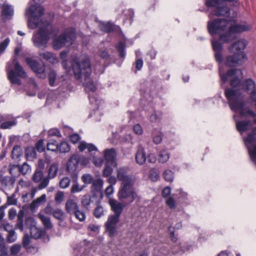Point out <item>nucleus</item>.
I'll return each mask as SVG.
<instances>
[{
	"label": "nucleus",
	"mask_w": 256,
	"mask_h": 256,
	"mask_svg": "<svg viewBox=\"0 0 256 256\" xmlns=\"http://www.w3.org/2000/svg\"><path fill=\"white\" fill-rule=\"evenodd\" d=\"M143 60L141 58H136L134 65L135 66V70H134V72L135 74L138 71L140 70L143 66Z\"/></svg>",
	"instance_id": "nucleus-54"
},
{
	"label": "nucleus",
	"mask_w": 256,
	"mask_h": 256,
	"mask_svg": "<svg viewBox=\"0 0 256 256\" xmlns=\"http://www.w3.org/2000/svg\"><path fill=\"white\" fill-rule=\"evenodd\" d=\"M224 94L232 111L234 112L239 111L242 116H250L255 118L254 122L256 124V114L250 109L245 108V102L238 90L231 88H226Z\"/></svg>",
	"instance_id": "nucleus-3"
},
{
	"label": "nucleus",
	"mask_w": 256,
	"mask_h": 256,
	"mask_svg": "<svg viewBox=\"0 0 256 256\" xmlns=\"http://www.w3.org/2000/svg\"><path fill=\"white\" fill-rule=\"evenodd\" d=\"M58 164L56 163L52 164L48 170V178H54L58 173Z\"/></svg>",
	"instance_id": "nucleus-37"
},
{
	"label": "nucleus",
	"mask_w": 256,
	"mask_h": 256,
	"mask_svg": "<svg viewBox=\"0 0 256 256\" xmlns=\"http://www.w3.org/2000/svg\"><path fill=\"white\" fill-rule=\"evenodd\" d=\"M128 169L125 167L119 168L117 169V178L121 182V184H130L134 182L132 176L128 174Z\"/></svg>",
	"instance_id": "nucleus-18"
},
{
	"label": "nucleus",
	"mask_w": 256,
	"mask_h": 256,
	"mask_svg": "<svg viewBox=\"0 0 256 256\" xmlns=\"http://www.w3.org/2000/svg\"><path fill=\"white\" fill-rule=\"evenodd\" d=\"M116 50L119 52V56L120 58L124 59L126 56V44L123 42H119L115 46Z\"/></svg>",
	"instance_id": "nucleus-32"
},
{
	"label": "nucleus",
	"mask_w": 256,
	"mask_h": 256,
	"mask_svg": "<svg viewBox=\"0 0 256 256\" xmlns=\"http://www.w3.org/2000/svg\"><path fill=\"white\" fill-rule=\"evenodd\" d=\"M20 52V48L16 47L14 50V56L12 61L8 63L6 70L8 78L12 84L21 85L22 81L20 78H26V72L17 60V56Z\"/></svg>",
	"instance_id": "nucleus-4"
},
{
	"label": "nucleus",
	"mask_w": 256,
	"mask_h": 256,
	"mask_svg": "<svg viewBox=\"0 0 256 256\" xmlns=\"http://www.w3.org/2000/svg\"><path fill=\"white\" fill-rule=\"evenodd\" d=\"M116 154L114 148L106 149L104 151V158L106 162L111 164V165L116 166Z\"/></svg>",
	"instance_id": "nucleus-25"
},
{
	"label": "nucleus",
	"mask_w": 256,
	"mask_h": 256,
	"mask_svg": "<svg viewBox=\"0 0 256 256\" xmlns=\"http://www.w3.org/2000/svg\"><path fill=\"white\" fill-rule=\"evenodd\" d=\"M76 38V32L74 29L69 28L66 29L64 33L58 36H56L53 40L52 46L55 50H58L64 46L66 42L70 44Z\"/></svg>",
	"instance_id": "nucleus-7"
},
{
	"label": "nucleus",
	"mask_w": 256,
	"mask_h": 256,
	"mask_svg": "<svg viewBox=\"0 0 256 256\" xmlns=\"http://www.w3.org/2000/svg\"><path fill=\"white\" fill-rule=\"evenodd\" d=\"M10 40L8 38H6L2 42L0 43V53L3 52L8 46Z\"/></svg>",
	"instance_id": "nucleus-59"
},
{
	"label": "nucleus",
	"mask_w": 256,
	"mask_h": 256,
	"mask_svg": "<svg viewBox=\"0 0 256 256\" xmlns=\"http://www.w3.org/2000/svg\"><path fill=\"white\" fill-rule=\"evenodd\" d=\"M99 199L96 194L91 195L86 194L82 198V204L84 207L88 208L91 204H98L99 202Z\"/></svg>",
	"instance_id": "nucleus-24"
},
{
	"label": "nucleus",
	"mask_w": 256,
	"mask_h": 256,
	"mask_svg": "<svg viewBox=\"0 0 256 256\" xmlns=\"http://www.w3.org/2000/svg\"><path fill=\"white\" fill-rule=\"evenodd\" d=\"M103 184L104 182L102 178H98L94 180L93 182L92 183L91 186V192H92V194H96L98 198L99 196L100 198H102V188Z\"/></svg>",
	"instance_id": "nucleus-22"
},
{
	"label": "nucleus",
	"mask_w": 256,
	"mask_h": 256,
	"mask_svg": "<svg viewBox=\"0 0 256 256\" xmlns=\"http://www.w3.org/2000/svg\"><path fill=\"white\" fill-rule=\"evenodd\" d=\"M230 20L226 18H216L208 22V30L210 34L214 36L219 34V39L211 40L215 60L219 64L223 62V44L229 43L236 39L235 34L250 30L252 26L246 22L231 24Z\"/></svg>",
	"instance_id": "nucleus-1"
},
{
	"label": "nucleus",
	"mask_w": 256,
	"mask_h": 256,
	"mask_svg": "<svg viewBox=\"0 0 256 256\" xmlns=\"http://www.w3.org/2000/svg\"><path fill=\"white\" fill-rule=\"evenodd\" d=\"M149 178L153 182L157 181L160 178L158 170L156 168L152 169L150 172Z\"/></svg>",
	"instance_id": "nucleus-48"
},
{
	"label": "nucleus",
	"mask_w": 256,
	"mask_h": 256,
	"mask_svg": "<svg viewBox=\"0 0 256 256\" xmlns=\"http://www.w3.org/2000/svg\"><path fill=\"white\" fill-rule=\"evenodd\" d=\"M46 201V195L45 194H42L40 197L38 198L36 200H34L31 206L34 208H37L40 205Z\"/></svg>",
	"instance_id": "nucleus-43"
},
{
	"label": "nucleus",
	"mask_w": 256,
	"mask_h": 256,
	"mask_svg": "<svg viewBox=\"0 0 256 256\" xmlns=\"http://www.w3.org/2000/svg\"><path fill=\"white\" fill-rule=\"evenodd\" d=\"M16 239V235L14 230H10L7 236L6 240L9 242H13Z\"/></svg>",
	"instance_id": "nucleus-55"
},
{
	"label": "nucleus",
	"mask_w": 256,
	"mask_h": 256,
	"mask_svg": "<svg viewBox=\"0 0 256 256\" xmlns=\"http://www.w3.org/2000/svg\"><path fill=\"white\" fill-rule=\"evenodd\" d=\"M48 134L50 136H56L58 138H60L62 136L60 130L56 128H51L50 130L48 131Z\"/></svg>",
	"instance_id": "nucleus-61"
},
{
	"label": "nucleus",
	"mask_w": 256,
	"mask_h": 256,
	"mask_svg": "<svg viewBox=\"0 0 256 256\" xmlns=\"http://www.w3.org/2000/svg\"><path fill=\"white\" fill-rule=\"evenodd\" d=\"M43 7L32 5L26 12V14L30 18L28 21V27L32 29L37 28L42 22L41 17L44 13Z\"/></svg>",
	"instance_id": "nucleus-6"
},
{
	"label": "nucleus",
	"mask_w": 256,
	"mask_h": 256,
	"mask_svg": "<svg viewBox=\"0 0 256 256\" xmlns=\"http://www.w3.org/2000/svg\"><path fill=\"white\" fill-rule=\"evenodd\" d=\"M82 180L85 184H90L94 180L93 176L90 174H84L82 176Z\"/></svg>",
	"instance_id": "nucleus-53"
},
{
	"label": "nucleus",
	"mask_w": 256,
	"mask_h": 256,
	"mask_svg": "<svg viewBox=\"0 0 256 256\" xmlns=\"http://www.w3.org/2000/svg\"><path fill=\"white\" fill-rule=\"evenodd\" d=\"M230 8L223 2L216 8L211 12L210 14L214 16H224L228 17L230 16Z\"/></svg>",
	"instance_id": "nucleus-23"
},
{
	"label": "nucleus",
	"mask_w": 256,
	"mask_h": 256,
	"mask_svg": "<svg viewBox=\"0 0 256 256\" xmlns=\"http://www.w3.org/2000/svg\"><path fill=\"white\" fill-rule=\"evenodd\" d=\"M78 149L80 152L84 151L86 149H87L90 152H98L96 147L92 144L86 143L84 141L80 143L78 146Z\"/></svg>",
	"instance_id": "nucleus-29"
},
{
	"label": "nucleus",
	"mask_w": 256,
	"mask_h": 256,
	"mask_svg": "<svg viewBox=\"0 0 256 256\" xmlns=\"http://www.w3.org/2000/svg\"><path fill=\"white\" fill-rule=\"evenodd\" d=\"M221 0H206V5L208 7H214L216 8L222 4Z\"/></svg>",
	"instance_id": "nucleus-46"
},
{
	"label": "nucleus",
	"mask_w": 256,
	"mask_h": 256,
	"mask_svg": "<svg viewBox=\"0 0 256 256\" xmlns=\"http://www.w3.org/2000/svg\"><path fill=\"white\" fill-rule=\"evenodd\" d=\"M56 76V73L54 70H51L48 74L49 84L51 86L54 85Z\"/></svg>",
	"instance_id": "nucleus-50"
},
{
	"label": "nucleus",
	"mask_w": 256,
	"mask_h": 256,
	"mask_svg": "<svg viewBox=\"0 0 256 256\" xmlns=\"http://www.w3.org/2000/svg\"><path fill=\"white\" fill-rule=\"evenodd\" d=\"M19 173H22L23 174H26L29 173L30 170V166L26 162H24L22 165H19Z\"/></svg>",
	"instance_id": "nucleus-47"
},
{
	"label": "nucleus",
	"mask_w": 256,
	"mask_h": 256,
	"mask_svg": "<svg viewBox=\"0 0 256 256\" xmlns=\"http://www.w3.org/2000/svg\"><path fill=\"white\" fill-rule=\"evenodd\" d=\"M39 55L42 58L46 60L49 61L50 62L54 64L58 62V58L52 52H45L39 53Z\"/></svg>",
	"instance_id": "nucleus-31"
},
{
	"label": "nucleus",
	"mask_w": 256,
	"mask_h": 256,
	"mask_svg": "<svg viewBox=\"0 0 256 256\" xmlns=\"http://www.w3.org/2000/svg\"><path fill=\"white\" fill-rule=\"evenodd\" d=\"M242 88L250 95V98L253 102H256V84L251 78H248L242 82Z\"/></svg>",
	"instance_id": "nucleus-15"
},
{
	"label": "nucleus",
	"mask_w": 256,
	"mask_h": 256,
	"mask_svg": "<svg viewBox=\"0 0 256 256\" xmlns=\"http://www.w3.org/2000/svg\"><path fill=\"white\" fill-rule=\"evenodd\" d=\"M70 182V180L69 178H64L60 182V186L62 188H66L69 186Z\"/></svg>",
	"instance_id": "nucleus-56"
},
{
	"label": "nucleus",
	"mask_w": 256,
	"mask_h": 256,
	"mask_svg": "<svg viewBox=\"0 0 256 256\" xmlns=\"http://www.w3.org/2000/svg\"><path fill=\"white\" fill-rule=\"evenodd\" d=\"M0 128L2 129H9L17 124L16 119L12 115L0 114Z\"/></svg>",
	"instance_id": "nucleus-17"
},
{
	"label": "nucleus",
	"mask_w": 256,
	"mask_h": 256,
	"mask_svg": "<svg viewBox=\"0 0 256 256\" xmlns=\"http://www.w3.org/2000/svg\"><path fill=\"white\" fill-rule=\"evenodd\" d=\"M70 138L72 143L76 144L80 140V136L78 134H74L70 136Z\"/></svg>",
	"instance_id": "nucleus-64"
},
{
	"label": "nucleus",
	"mask_w": 256,
	"mask_h": 256,
	"mask_svg": "<svg viewBox=\"0 0 256 256\" xmlns=\"http://www.w3.org/2000/svg\"><path fill=\"white\" fill-rule=\"evenodd\" d=\"M219 74L221 80L223 83L226 82L229 78L232 77L230 82V84L232 86L237 88L241 84H242V82L241 81L242 72L239 70L230 69L228 70L226 73H224L222 72L220 66Z\"/></svg>",
	"instance_id": "nucleus-8"
},
{
	"label": "nucleus",
	"mask_w": 256,
	"mask_h": 256,
	"mask_svg": "<svg viewBox=\"0 0 256 256\" xmlns=\"http://www.w3.org/2000/svg\"><path fill=\"white\" fill-rule=\"evenodd\" d=\"M246 56L245 52L234 53L226 57L225 64L228 67L236 66L242 64L245 61Z\"/></svg>",
	"instance_id": "nucleus-12"
},
{
	"label": "nucleus",
	"mask_w": 256,
	"mask_h": 256,
	"mask_svg": "<svg viewBox=\"0 0 256 256\" xmlns=\"http://www.w3.org/2000/svg\"><path fill=\"white\" fill-rule=\"evenodd\" d=\"M236 116H234V119L236 122V126L238 130L242 133L244 132L247 131L248 130L250 121V120H240L238 121L236 119Z\"/></svg>",
	"instance_id": "nucleus-27"
},
{
	"label": "nucleus",
	"mask_w": 256,
	"mask_h": 256,
	"mask_svg": "<svg viewBox=\"0 0 256 256\" xmlns=\"http://www.w3.org/2000/svg\"><path fill=\"white\" fill-rule=\"evenodd\" d=\"M100 56L104 60H108L110 58V55L106 50H102L100 53Z\"/></svg>",
	"instance_id": "nucleus-63"
},
{
	"label": "nucleus",
	"mask_w": 256,
	"mask_h": 256,
	"mask_svg": "<svg viewBox=\"0 0 256 256\" xmlns=\"http://www.w3.org/2000/svg\"><path fill=\"white\" fill-rule=\"evenodd\" d=\"M108 203L110 206L111 210L114 212L115 216L120 218L123 211L124 208L126 205L124 203L119 202L114 199H110Z\"/></svg>",
	"instance_id": "nucleus-20"
},
{
	"label": "nucleus",
	"mask_w": 256,
	"mask_h": 256,
	"mask_svg": "<svg viewBox=\"0 0 256 256\" xmlns=\"http://www.w3.org/2000/svg\"><path fill=\"white\" fill-rule=\"evenodd\" d=\"M116 166L111 165V164L106 163L104 168L102 171L103 176L106 178L110 176L113 172L114 168Z\"/></svg>",
	"instance_id": "nucleus-38"
},
{
	"label": "nucleus",
	"mask_w": 256,
	"mask_h": 256,
	"mask_svg": "<svg viewBox=\"0 0 256 256\" xmlns=\"http://www.w3.org/2000/svg\"><path fill=\"white\" fill-rule=\"evenodd\" d=\"M58 144L56 140H50L48 141L46 145V148L48 150L56 152L58 150Z\"/></svg>",
	"instance_id": "nucleus-41"
},
{
	"label": "nucleus",
	"mask_w": 256,
	"mask_h": 256,
	"mask_svg": "<svg viewBox=\"0 0 256 256\" xmlns=\"http://www.w3.org/2000/svg\"><path fill=\"white\" fill-rule=\"evenodd\" d=\"M120 220V218L114 215L110 216L105 224L106 230L110 236H113L116 232V225Z\"/></svg>",
	"instance_id": "nucleus-16"
},
{
	"label": "nucleus",
	"mask_w": 256,
	"mask_h": 256,
	"mask_svg": "<svg viewBox=\"0 0 256 256\" xmlns=\"http://www.w3.org/2000/svg\"><path fill=\"white\" fill-rule=\"evenodd\" d=\"M164 180L167 182H171L174 179V174L170 170H166L164 172Z\"/></svg>",
	"instance_id": "nucleus-52"
},
{
	"label": "nucleus",
	"mask_w": 256,
	"mask_h": 256,
	"mask_svg": "<svg viewBox=\"0 0 256 256\" xmlns=\"http://www.w3.org/2000/svg\"><path fill=\"white\" fill-rule=\"evenodd\" d=\"M99 28L102 31L107 33L114 30V25L110 22H100L99 24Z\"/></svg>",
	"instance_id": "nucleus-35"
},
{
	"label": "nucleus",
	"mask_w": 256,
	"mask_h": 256,
	"mask_svg": "<svg viewBox=\"0 0 256 256\" xmlns=\"http://www.w3.org/2000/svg\"><path fill=\"white\" fill-rule=\"evenodd\" d=\"M26 62L38 78L42 79L46 78V68L44 64H42L30 58H26Z\"/></svg>",
	"instance_id": "nucleus-13"
},
{
	"label": "nucleus",
	"mask_w": 256,
	"mask_h": 256,
	"mask_svg": "<svg viewBox=\"0 0 256 256\" xmlns=\"http://www.w3.org/2000/svg\"><path fill=\"white\" fill-rule=\"evenodd\" d=\"M19 168V165L12 166L9 169L10 173L12 175L11 176L16 178L20 174Z\"/></svg>",
	"instance_id": "nucleus-49"
},
{
	"label": "nucleus",
	"mask_w": 256,
	"mask_h": 256,
	"mask_svg": "<svg viewBox=\"0 0 256 256\" xmlns=\"http://www.w3.org/2000/svg\"><path fill=\"white\" fill-rule=\"evenodd\" d=\"M158 156L159 162L165 163L169 160L170 154L166 150H160Z\"/></svg>",
	"instance_id": "nucleus-34"
},
{
	"label": "nucleus",
	"mask_w": 256,
	"mask_h": 256,
	"mask_svg": "<svg viewBox=\"0 0 256 256\" xmlns=\"http://www.w3.org/2000/svg\"><path fill=\"white\" fill-rule=\"evenodd\" d=\"M166 203L170 208L173 209L176 208V202L174 200L172 197L168 198L166 202Z\"/></svg>",
	"instance_id": "nucleus-62"
},
{
	"label": "nucleus",
	"mask_w": 256,
	"mask_h": 256,
	"mask_svg": "<svg viewBox=\"0 0 256 256\" xmlns=\"http://www.w3.org/2000/svg\"><path fill=\"white\" fill-rule=\"evenodd\" d=\"M136 160L140 165L144 164L146 160V156L144 148L139 146L137 152L136 154Z\"/></svg>",
	"instance_id": "nucleus-28"
},
{
	"label": "nucleus",
	"mask_w": 256,
	"mask_h": 256,
	"mask_svg": "<svg viewBox=\"0 0 256 256\" xmlns=\"http://www.w3.org/2000/svg\"><path fill=\"white\" fill-rule=\"evenodd\" d=\"M23 154L22 150L20 146H14L12 150V158L16 160L19 161Z\"/></svg>",
	"instance_id": "nucleus-30"
},
{
	"label": "nucleus",
	"mask_w": 256,
	"mask_h": 256,
	"mask_svg": "<svg viewBox=\"0 0 256 256\" xmlns=\"http://www.w3.org/2000/svg\"><path fill=\"white\" fill-rule=\"evenodd\" d=\"M24 214L22 212H19L18 215L17 222L16 228L19 229L20 231H22L24 228L30 230L33 227L36 226V222L34 219L31 216L27 217L24 224Z\"/></svg>",
	"instance_id": "nucleus-11"
},
{
	"label": "nucleus",
	"mask_w": 256,
	"mask_h": 256,
	"mask_svg": "<svg viewBox=\"0 0 256 256\" xmlns=\"http://www.w3.org/2000/svg\"><path fill=\"white\" fill-rule=\"evenodd\" d=\"M8 254V250L5 246L4 239L0 234V256H7Z\"/></svg>",
	"instance_id": "nucleus-42"
},
{
	"label": "nucleus",
	"mask_w": 256,
	"mask_h": 256,
	"mask_svg": "<svg viewBox=\"0 0 256 256\" xmlns=\"http://www.w3.org/2000/svg\"><path fill=\"white\" fill-rule=\"evenodd\" d=\"M134 182L121 184L118 193V197L120 202L126 205L132 203L138 197L134 188Z\"/></svg>",
	"instance_id": "nucleus-5"
},
{
	"label": "nucleus",
	"mask_w": 256,
	"mask_h": 256,
	"mask_svg": "<svg viewBox=\"0 0 256 256\" xmlns=\"http://www.w3.org/2000/svg\"><path fill=\"white\" fill-rule=\"evenodd\" d=\"M79 156L72 155L66 164V171L70 174L72 178H76L78 174V165L79 164Z\"/></svg>",
	"instance_id": "nucleus-14"
},
{
	"label": "nucleus",
	"mask_w": 256,
	"mask_h": 256,
	"mask_svg": "<svg viewBox=\"0 0 256 256\" xmlns=\"http://www.w3.org/2000/svg\"><path fill=\"white\" fill-rule=\"evenodd\" d=\"M53 216L58 220H62L64 216V212L60 209L57 208L52 212Z\"/></svg>",
	"instance_id": "nucleus-51"
},
{
	"label": "nucleus",
	"mask_w": 256,
	"mask_h": 256,
	"mask_svg": "<svg viewBox=\"0 0 256 256\" xmlns=\"http://www.w3.org/2000/svg\"><path fill=\"white\" fill-rule=\"evenodd\" d=\"M71 66L74 77L76 80H79L82 76L85 78L84 86L85 87L86 92L88 94L94 92L96 88L93 82L88 78L92 72L89 58L86 56L84 58L80 60L78 58L76 57L72 60Z\"/></svg>",
	"instance_id": "nucleus-2"
},
{
	"label": "nucleus",
	"mask_w": 256,
	"mask_h": 256,
	"mask_svg": "<svg viewBox=\"0 0 256 256\" xmlns=\"http://www.w3.org/2000/svg\"><path fill=\"white\" fill-rule=\"evenodd\" d=\"M38 218L42 221L46 228L49 230L52 228V225L49 218L41 213L38 214Z\"/></svg>",
	"instance_id": "nucleus-36"
},
{
	"label": "nucleus",
	"mask_w": 256,
	"mask_h": 256,
	"mask_svg": "<svg viewBox=\"0 0 256 256\" xmlns=\"http://www.w3.org/2000/svg\"><path fill=\"white\" fill-rule=\"evenodd\" d=\"M247 44V42L246 40L242 39L234 42L229 47L228 50L230 52L234 53L244 52V50L246 48Z\"/></svg>",
	"instance_id": "nucleus-21"
},
{
	"label": "nucleus",
	"mask_w": 256,
	"mask_h": 256,
	"mask_svg": "<svg viewBox=\"0 0 256 256\" xmlns=\"http://www.w3.org/2000/svg\"><path fill=\"white\" fill-rule=\"evenodd\" d=\"M58 150L60 152H68L70 150V145L66 142H62L58 145Z\"/></svg>",
	"instance_id": "nucleus-44"
},
{
	"label": "nucleus",
	"mask_w": 256,
	"mask_h": 256,
	"mask_svg": "<svg viewBox=\"0 0 256 256\" xmlns=\"http://www.w3.org/2000/svg\"><path fill=\"white\" fill-rule=\"evenodd\" d=\"M66 210L70 214H74L80 222H83L86 219L85 213L79 210L77 203L73 200H68L66 204Z\"/></svg>",
	"instance_id": "nucleus-10"
},
{
	"label": "nucleus",
	"mask_w": 256,
	"mask_h": 256,
	"mask_svg": "<svg viewBox=\"0 0 256 256\" xmlns=\"http://www.w3.org/2000/svg\"><path fill=\"white\" fill-rule=\"evenodd\" d=\"M44 178V174L40 170H36L32 176V180L34 182H40L38 186V190H42L46 188L48 183L49 180L48 178Z\"/></svg>",
	"instance_id": "nucleus-19"
},
{
	"label": "nucleus",
	"mask_w": 256,
	"mask_h": 256,
	"mask_svg": "<svg viewBox=\"0 0 256 256\" xmlns=\"http://www.w3.org/2000/svg\"><path fill=\"white\" fill-rule=\"evenodd\" d=\"M103 214L104 210L102 206H98L95 208L94 212V214L96 218H100V217H101L102 215H103Z\"/></svg>",
	"instance_id": "nucleus-57"
},
{
	"label": "nucleus",
	"mask_w": 256,
	"mask_h": 256,
	"mask_svg": "<svg viewBox=\"0 0 256 256\" xmlns=\"http://www.w3.org/2000/svg\"><path fill=\"white\" fill-rule=\"evenodd\" d=\"M39 152H43L45 150L46 148L44 144V140L42 139L39 140L35 144L34 148Z\"/></svg>",
	"instance_id": "nucleus-45"
},
{
	"label": "nucleus",
	"mask_w": 256,
	"mask_h": 256,
	"mask_svg": "<svg viewBox=\"0 0 256 256\" xmlns=\"http://www.w3.org/2000/svg\"><path fill=\"white\" fill-rule=\"evenodd\" d=\"M21 248V246L18 244H14L10 248V254L12 256L17 254L20 252Z\"/></svg>",
	"instance_id": "nucleus-58"
},
{
	"label": "nucleus",
	"mask_w": 256,
	"mask_h": 256,
	"mask_svg": "<svg viewBox=\"0 0 256 256\" xmlns=\"http://www.w3.org/2000/svg\"><path fill=\"white\" fill-rule=\"evenodd\" d=\"M50 33L46 27L40 28L38 32L33 35L32 40L34 45L39 48H46L50 40Z\"/></svg>",
	"instance_id": "nucleus-9"
},
{
	"label": "nucleus",
	"mask_w": 256,
	"mask_h": 256,
	"mask_svg": "<svg viewBox=\"0 0 256 256\" xmlns=\"http://www.w3.org/2000/svg\"><path fill=\"white\" fill-rule=\"evenodd\" d=\"M128 14V16L127 18L124 20V22H126L127 20L128 21L130 24H132L133 21V18L134 16V12L132 10L130 9L128 10L126 14V15Z\"/></svg>",
	"instance_id": "nucleus-60"
},
{
	"label": "nucleus",
	"mask_w": 256,
	"mask_h": 256,
	"mask_svg": "<svg viewBox=\"0 0 256 256\" xmlns=\"http://www.w3.org/2000/svg\"><path fill=\"white\" fill-rule=\"evenodd\" d=\"M14 15L13 7L8 4H4L2 10V18L4 20H10Z\"/></svg>",
	"instance_id": "nucleus-26"
},
{
	"label": "nucleus",
	"mask_w": 256,
	"mask_h": 256,
	"mask_svg": "<svg viewBox=\"0 0 256 256\" xmlns=\"http://www.w3.org/2000/svg\"><path fill=\"white\" fill-rule=\"evenodd\" d=\"M26 157L28 160H32L35 158L36 156V150L34 147H28L25 150Z\"/></svg>",
	"instance_id": "nucleus-39"
},
{
	"label": "nucleus",
	"mask_w": 256,
	"mask_h": 256,
	"mask_svg": "<svg viewBox=\"0 0 256 256\" xmlns=\"http://www.w3.org/2000/svg\"><path fill=\"white\" fill-rule=\"evenodd\" d=\"M29 232L32 238L35 239H38L42 236L43 234L42 232L36 226L33 227L29 230Z\"/></svg>",
	"instance_id": "nucleus-40"
},
{
	"label": "nucleus",
	"mask_w": 256,
	"mask_h": 256,
	"mask_svg": "<svg viewBox=\"0 0 256 256\" xmlns=\"http://www.w3.org/2000/svg\"><path fill=\"white\" fill-rule=\"evenodd\" d=\"M16 182L15 178L12 176H4L1 184L8 187L9 188H13Z\"/></svg>",
	"instance_id": "nucleus-33"
}]
</instances>
